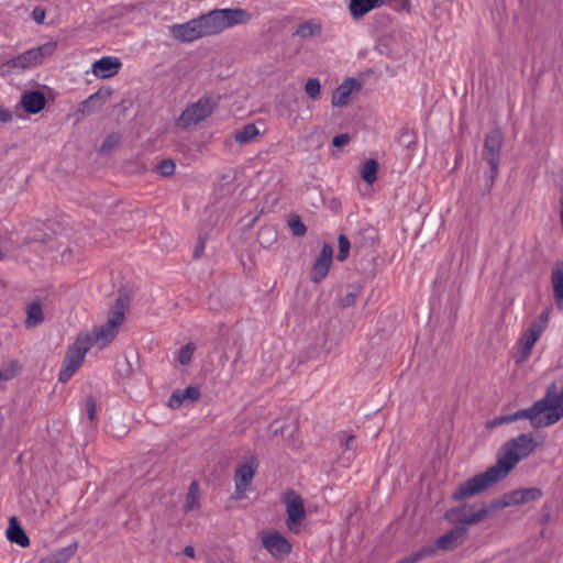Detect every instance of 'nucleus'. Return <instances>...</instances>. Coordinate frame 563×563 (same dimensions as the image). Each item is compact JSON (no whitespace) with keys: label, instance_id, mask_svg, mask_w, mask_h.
<instances>
[{"label":"nucleus","instance_id":"1","mask_svg":"<svg viewBox=\"0 0 563 563\" xmlns=\"http://www.w3.org/2000/svg\"><path fill=\"white\" fill-rule=\"evenodd\" d=\"M538 445L539 443L526 433L507 441L498 451L496 463L462 483L453 493V499L461 501L490 488L504 479L518 462L532 454Z\"/></svg>","mask_w":563,"mask_h":563},{"label":"nucleus","instance_id":"2","mask_svg":"<svg viewBox=\"0 0 563 563\" xmlns=\"http://www.w3.org/2000/svg\"><path fill=\"white\" fill-rule=\"evenodd\" d=\"M563 417V386L558 391L555 383L548 386L545 395L531 407L511 413L512 422L528 419L536 428H545L555 424Z\"/></svg>","mask_w":563,"mask_h":563},{"label":"nucleus","instance_id":"3","mask_svg":"<svg viewBox=\"0 0 563 563\" xmlns=\"http://www.w3.org/2000/svg\"><path fill=\"white\" fill-rule=\"evenodd\" d=\"M251 14L243 9H217L197 18L201 37L216 35L223 30L247 23Z\"/></svg>","mask_w":563,"mask_h":563},{"label":"nucleus","instance_id":"4","mask_svg":"<svg viewBox=\"0 0 563 563\" xmlns=\"http://www.w3.org/2000/svg\"><path fill=\"white\" fill-rule=\"evenodd\" d=\"M56 49L55 43L30 48L5 62L0 63V76L7 77L12 74H19L26 69L42 64L45 56H49Z\"/></svg>","mask_w":563,"mask_h":563},{"label":"nucleus","instance_id":"5","mask_svg":"<svg viewBox=\"0 0 563 563\" xmlns=\"http://www.w3.org/2000/svg\"><path fill=\"white\" fill-rule=\"evenodd\" d=\"M125 306L122 298H117L108 320L100 327H95L91 332L85 334L90 339L91 347H106L117 335L119 327L124 320Z\"/></svg>","mask_w":563,"mask_h":563},{"label":"nucleus","instance_id":"6","mask_svg":"<svg viewBox=\"0 0 563 563\" xmlns=\"http://www.w3.org/2000/svg\"><path fill=\"white\" fill-rule=\"evenodd\" d=\"M503 144L504 133L499 128L490 130L484 141L482 157L489 165V170L486 173L488 188L493 187L498 175Z\"/></svg>","mask_w":563,"mask_h":563},{"label":"nucleus","instance_id":"7","mask_svg":"<svg viewBox=\"0 0 563 563\" xmlns=\"http://www.w3.org/2000/svg\"><path fill=\"white\" fill-rule=\"evenodd\" d=\"M91 349L90 339L86 334H78L75 342L68 347L58 379L68 382L84 363L86 353Z\"/></svg>","mask_w":563,"mask_h":563},{"label":"nucleus","instance_id":"8","mask_svg":"<svg viewBox=\"0 0 563 563\" xmlns=\"http://www.w3.org/2000/svg\"><path fill=\"white\" fill-rule=\"evenodd\" d=\"M218 102L213 97L203 96L199 98L184 109L176 121L177 126L187 129L199 124L212 114Z\"/></svg>","mask_w":563,"mask_h":563},{"label":"nucleus","instance_id":"9","mask_svg":"<svg viewBox=\"0 0 563 563\" xmlns=\"http://www.w3.org/2000/svg\"><path fill=\"white\" fill-rule=\"evenodd\" d=\"M286 507V525L289 531L299 533L300 526L306 518L305 505L301 496L292 489L287 490L283 496Z\"/></svg>","mask_w":563,"mask_h":563},{"label":"nucleus","instance_id":"10","mask_svg":"<svg viewBox=\"0 0 563 563\" xmlns=\"http://www.w3.org/2000/svg\"><path fill=\"white\" fill-rule=\"evenodd\" d=\"M489 515L486 507L475 508L474 505L453 507L446 511L445 518L451 522L476 525Z\"/></svg>","mask_w":563,"mask_h":563},{"label":"nucleus","instance_id":"11","mask_svg":"<svg viewBox=\"0 0 563 563\" xmlns=\"http://www.w3.org/2000/svg\"><path fill=\"white\" fill-rule=\"evenodd\" d=\"M258 536L263 547L276 560H283L291 552L290 542L278 531H262Z\"/></svg>","mask_w":563,"mask_h":563},{"label":"nucleus","instance_id":"12","mask_svg":"<svg viewBox=\"0 0 563 563\" xmlns=\"http://www.w3.org/2000/svg\"><path fill=\"white\" fill-rule=\"evenodd\" d=\"M245 463L241 464L234 474L235 490L239 495L246 492L247 487L252 484L256 470L258 468V459L254 453H250Z\"/></svg>","mask_w":563,"mask_h":563},{"label":"nucleus","instance_id":"13","mask_svg":"<svg viewBox=\"0 0 563 563\" xmlns=\"http://www.w3.org/2000/svg\"><path fill=\"white\" fill-rule=\"evenodd\" d=\"M333 257V249L330 244L324 243L321 250V253L316 258L314 264L310 272V279L318 284L323 280L330 269Z\"/></svg>","mask_w":563,"mask_h":563},{"label":"nucleus","instance_id":"14","mask_svg":"<svg viewBox=\"0 0 563 563\" xmlns=\"http://www.w3.org/2000/svg\"><path fill=\"white\" fill-rule=\"evenodd\" d=\"M466 533H467L466 528H464L462 526L454 527L445 534L435 539L434 543L432 545H429V548H435V551L437 550L449 551V550L456 549L464 542Z\"/></svg>","mask_w":563,"mask_h":563},{"label":"nucleus","instance_id":"15","mask_svg":"<svg viewBox=\"0 0 563 563\" xmlns=\"http://www.w3.org/2000/svg\"><path fill=\"white\" fill-rule=\"evenodd\" d=\"M543 332L540 331L539 328H534L533 325H529V329L522 333L519 341V352L516 356V362L518 364L525 363L530 356L531 350L536 342L540 339Z\"/></svg>","mask_w":563,"mask_h":563},{"label":"nucleus","instance_id":"16","mask_svg":"<svg viewBox=\"0 0 563 563\" xmlns=\"http://www.w3.org/2000/svg\"><path fill=\"white\" fill-rule=\"evenodd\" d=\"M122 66L121 60L114 56H103L91 66V73L98 78H110L117 75Z\"/></svg>","mask_w":563,"mask_h":563},{"label":"nucleus","instance_id":"17","mask_svg":"<svg viewBox=\"0 0 563 563\" xmlns=\"http://www.w3.org/2000/svg\"><path fill=\"white\" fill-rule=\"evenodd\" d=\"M170 34L174 38L184 43L192 42L201 37L197 19H192L186 23L172 25Z\"/></svg>","mask_w":563,"mask_h":563},{"label":"nucleus","instance_id":"18","mask_svg":"<svg viewBox=\"0 0 563 563\" xmlns=\"http://www.w3.org/2000/svg\"><path fill=\"white\" fill-rule=\"evenodd\" d=\"M361 89V84L354 78L345 79L333 92L331 103L333 107H344L349 103L350 95Z\"/></svg>","mask_w":563,"mask_h":563},{"label":"nucleus","instance_id":"19","mask_svg":"<svg viewBox=\"0 0 563 563\" xmlns=\"http://www.w3.org/2000/svg\"><path fill=\"white\" fill-rule=\"evenodd\" d=\"M542 495L543 493L539 487H526L508 492L511 506L538 500Z\"/></svg>","mask_w":563,"mask_h":563},{"label":"nucleus","instance_id":"20","mask_svg":"<svg viewBox=\"0 0 563 563\" xmlns=\"http://www.w3.org/2000/svg\"><path fill=\"white\" fill-rule=\"evenodd\" d=\"M20 103L26 112L38 113L44 109L46 99L43 92L32 90L22 95Z\"/></svg>","mask_w":563,"mask_h":563},{"label":"nucleus","instance_id":"21","mask_svg":"<svg viewBox=\"0 0 563 563\" xmlns=\"http://www.w3.org/2000/svg\"><path fill=\"white\" fill-rule=\"evenodd\" d=\"M200 396V391L195 386H188L185 389L175 390L168 400V407L172 409L179 408L186 401H196Z\"/></svg>","mask_w":563,"mask_h":563},{"label":"nucleus","instance_id":"22","mask_svg":"<svg viewBox=\"0 0 563 563\" xmlns=\"http://www.w3.org/2000/svg\"><path fill=\"white\" fill-rule=\"evenodd\" d=\"M383 4V0H350L349 10L353 19L357 20Z\"/></svg>","mask_w":563,"mask_h":563},{"label":"nucleus","instance_id":"23","mask_svg":"<svg viewBox=\"0 0 563 563\" xmlns=\"http://www.w3.org/2000/svg\"><path fill=\"white\" fill-rule=\"evenodd\" d=\"M110 96V88H100L81 102V111H87L88 113L96 111V109L101 108L107 102Z\"/></svg>","mask_w":563,"mask_h":563},{"label":"nucleus","instance_id":"24","mask_svg":"<svg viewBox=\"0 0 563 563\" xmlns=\"http://www.w3.org/2000/svg\"><path fill=\"white\" fill-rule=\"evenodd\" d=\"M7 538L12 543H16L23 548L30 544V539L22 529L15 517H11L7 529Z\"/></svg>","mask_w":563,"mask_h":563},{"label":"nucleus","instance_id":"25","mask_svg":"<svg viewBox=\"0 0 563 563\" xmlns=\"http://www.w3.org/2000/svg\"><path fill=\"white\" fill-rule=\"evenodd\" d=\"M551 283L556 307L563 311V263L552 271Z\"/></svg>","mask_w":563,"mask_h":563},{"label":"nucleus","instance_id":"26","mask_svg":"<svg viewBox=\"0 0 563 563\" xmlns=\"http://www.w3.org/2000/svg\"><path fill=\"white\" fill-rule=\"evenodd\" d=\"M26 318H25V327L26 328H35L44 321V313L42 309L41 301L38 299H34L30 301L26 306Z\"/></svg>","mask_w":563,"mask_h":563},{"label":"nucleus","instance_id":"27","mask_svg":"<svg viewBox=\"0 0 563 563\" xmlns=\"http://www.w3.org/2000/svg\"><path fill=\"white\" fill-rule=\"evenodd\" d=\"M322 33V24L317 19H310L300 23L294 35L301 38H309L312 36H319Z\"/></svg>","mask_w":563,"mask_h":563},{"label":"nucleus","instance_id":"28","mask_svg":"<svg viewBox=\"0 0 563 563\" xmlns=\"http://www.w3.org/2000/svg\"><path fill=\"white\" fill-rule=\"evenodd\" d=\"M75 552V545L62 548L42 559L38 563H68L69 560L74 556Z\"/></svg>","mask_w":563,"mask_h":563},{"label":"nucleus","instance_id":"29","mask_svg":"<svg viewBox=\"0 0 563 563\" xmlns=\"http://www.w3.org/2000/svg\"><path fill=\"white\" fill-rule=\"evenodd\" d=\"M260 131L255 124L249 123L236 130L234 133V140L240 143H249L258 135Z\"/></svg>","mask_w":563,"mask_h":563},{"label":"nucleus","instance_id":"30","mask_svg":"<svg viewBox=\"0 0 563 563\" xmlns=\"http://www.w3.org/2000/svg\"><path fill=\"white\" fill-rule=\"evenodd\" d=\"M378 163L376 159H367L362 167V178L365 183L372 185L377 179Z\"/></svg>","mask_w":563,"mask_h":563},{"label":"nucleus","instance_id":"31","mask_svg":"<svg viewBox=\"0 0 563 563\" xmlns=\"http://www.w3.org/2000/svg\"><path fill=\"white\" fill-rule=\"evenodd\" d=\"M434 553H435V548H429V545L423 547L420 550L402 558L397 563H417L426 558L433 555Z\"/></svg>","mask_w":563,"mask_h":563},{"label":"nucleus","instance_id":"32","mask_svg":"<svg viewBox=\"0 0 563 563\" xmlns=\"http://www.w3.org/2000/svg\"><path fill=\"white\" fill-rule=\"evenodd\" d=\"M434 553H435V548H429V545L423 547L420 550L402 558L397 563H417L426 558L433 555Z\"/></svg>","mask_w":563,"mask_h":563},{"label":"nucleus","instance_id":"33","mask_svg":"<svg viewBox=\"0 0 563 563\" xmlns=\"http://www.w3.org/2000/svg\"><path fill=\"white\" fill-rule=\"evenodd\" d=\"M288 225L295 236H303L307 232V228L298 214H291L289 217Z\"/></svg>","mask_w":563,"mask_h":563},{"label":"nucleus","instance_id":"34","mask_svg":"<svg viewBox=\"0 0 563 563\" xmlns=\"http://www.w3.org/2000/svg\"><path fill=\"white\" fill-rule=\"evenodd\" d=\"M305 91H306V93L308 95L309 98H311L313 100L319 99L320 92H321V85H320L319 79H317V78H309L306 81Z\"/></svg>","mask_w":563,"mask_h":563},{"label":"nucleus","instance_id":"35","mask_svg":"<svg viewBox=\"0 0 563 563\" xmlns=\"http://www.w3.org/2000/svg\"><path fill=\"white\" fill-rule=\"evenodd\" d=\"M195 350H196V346L194 343L189 342L187 343L186 345H184L179 353H178V362L181 364V365H187L190 363L191 361V357L195 353Z\"/></svg>","mask_w":563,"mask_h":563},{"label":"nucleus","instance_id":"36","mask_svg":"<svg viewBox=\"0 0 563 563\" xmlns=\"http://www.w3.org/2000/svg\"><path fill=\"white\" fill-rule=\"evenodd\" d=\"M338 242H339V252H338L336 258H338V261L343 262L349 256L351 244H350L347 236L344 234L339 235Z\"/></svg>","mask_w":563,"mask_h":563},{"label":"nucleus","instance_id":"37","mask_svg":"<svg viewBox=\"0 0 563 563\" xmlns=\"http://www.w3.org/2000/svg\"><path fill=\"white\" fill-rule=\"evenodd\" d=\"M121 141V135L119 133L109 134L102 142L100 146L101 153H109L112 151Z\"/></svg>","mask_w":563,"mask_h":563},{"label":"nucleus","instance_id":"38","mask_svg":"<svg viewBox=\"0 0 563 563\" xmlns=\"http://www.w3.org/2000/svg\"><path fill=\"white\" fill-rule=\"evenodd\" d=\"M156 169L162 176H172L175 173L176 164L170 158L164 159L157 164Z\"/></svg>","mask_w":563,"mask_h":563},{"label":"nucleus","instance_id":"39","mask_svg":"<svg viewBox=\"0 0 563 563\" xmlns=\"http://www.w3.org/2000/svg\"><path fill=\"white\" fill-rule=\"evenodd\" d=\"M551 311L552 309L549 307V308H545L538 317L537 320H534L531 325H533L534 328H539L540 331H544L548 327V322L550 320V316H551Z\"/></svg>","mask_w":563,"mask_h":563},{"label":"nucleus","instance_id":"40","mask_svg":"<svg viewBox=\"0 0 563 563\" xmlns=\"http://www.w3.org/2000/svg\"><path fill=\"white\" fill-rule=\"evenodd\" d=\"M509 506H511V503H510L508 493H506L501 497L492 500V503L485 507L488 508L489 512H490V511L499 510V509H503V508H506Z\"/></svg>","mask_w":563,"mask_h":563},{"label":"nucleus","instance_id":"41","mask_svg":"<svg viewBox=\"0 0 563 563\" xmlns=\"http://www.w3.org/2000/svg\"><path fill=\"white\" fill-rule=\"evenodd\" d=\"M510 422H512L511 415H504V416H499V417H496V418L487 421L486 427L487 428H496L501 424L510 423Z\"/></svg>","mask_w":563,"mask_h":563},{"label":"nucleus","instance_id":"42","mask_svg":"<svg viewBox=\"0 0 563 563\" xmlns=\"http://www.w3.org/2000/svg\"><path fill=\"white\" fill-rule=\"evenodd\" d=\"M86 411H87L89 420L93 421L96 418L97 406H96V400L92 396H88L86 398Z\"/></svg>","mask_w":563,"mask_h":563},{"label":"nucleus","instance_id":"43","mask_svg":"<svg viewBox=\"0 0 563 563\" xmlns=\"http://www.w3.org/2000/svg\"><path fill=\"white\" fill-rule=\"evenodd\" d=\"M199 507L198 495L187 494L186 504L184 506L185 511H191Z\"/></svg>","mask_w":563,"mask_h":563},{"label":"nucleus","instance_id":"44","mask_svg":"<svg viewBox=\"0 0 563 563\" xmlns=\"http://www.w3.org/2000/svg\"><path fill=\"white\" fill-rule=\"evenodd\" d=\"M351 140V136L347 133H342L339 135H335L332 140V145L335 147H340L349 143Z\"/></svg>","mask_w":563,"mask_h":563},{"label":"nucleus","instance_id":"45","mask_svg":"<svg viewBox=\"0 0 563 563\" xmlns=\"http://www.w3.org/2000/svg\"><path fill=\"white\" fill-rule=\"evenodd\" d=\"M344 449L346 451H350V450L354 451V450H356V439H355V435L350 434V435H347L345 438V440H344Z\"/></svg>","mask_w":563,"mask_h":563},{"label":"nucleus","instance_id":"46","mask_svg":"<svg viewBox=\"0 0 563 563\" xmlns=\"http://www.w3.org/2000/svg\"><path fill=\"white\" fill-rule=\"evenodd\" d=\"M32 15L37 23H42L45 19V10L40 7H36L34 8Z\"/></svg>","mask_w":563,"mask_h":563},{"label":"nucleus","instance_id":"47","mask_svg":"<svg viewBox=\"0 0 563 563\" xmlns=\"http://www.w3.org/2000/svg\"><path fill=\"white\" fill-rule=\"evenodd\" d=\"M264 235H267L272 240H275L276 239V231L273 228H271V227L262 228L260 230V232H258V236L262 238Z\"/></svg>","mask_w":563,"mask_h":563},{"label":"nucleus","instance_id":"48","mask_svg":"<svg viewBox=\"0 0 563 563\" xmlns=\"http://www.w3.org/2000/svg\"><path fill=\"white\" fill-rule=\"evenodd\" d=\"M357 294L356 292H349L345 295V297L342 299V303L345 307L352 306L355 302Z\"/></svg>","mask_w":563,"mask_h":563},{"label":"nucleus","instance_id":"49","mask_svg":"<svg viewBox=\"0 0 563 563\" xmlns=\"http://www.w3.org/2000/svg\"><path fill=\"white\" fill-rule=\"evenodd\" d=\"M203 250H205V241L199 239L198 244L196 245V247L194 250V257L199 258L202 255Z\"/></svg>","mask_w":563,"mask_h":563},{"label":"nucleus","instance_id":"50","mask_svg":"<svg viewBox=\"0 0 563 563\" xmlns=\"http://www.w3.org/2000/svg\"><path fill=\"white\" fill-rule=\"evenodd\" d=\"M12 120V114L8 109L0 108V122H9Z\"/></svg>","mask_w":563,"mask_h":563},{"label":"nucleus","instance_id":"51","mask_svg":"<svg viewBox=\"0 0 563 563\" xmlns=\"http://www.w3.org/2000/svg\"><path fill=\"white\" fill-rule=\"evenodd\" d=\"M184 554L190 559H195L196 558V551H195V548L191 547V545H187L185 547L184 549Z\"/></svg>","mask_w":563,"mask_h":563},{"label":"nucleus","instance_id":"52","mask_svg":"<svg viewBox=\"0 0 563 563\" xmlns=\"http://www.w3.org/2000/svg\"><path fill=\"white\" fill-rule=\"evenodd\" d=\"M188 494L198 495V484H197V482H192L190 484Z\"/></svg>","mask_w":563,"mask_h":563},{"label":"nucleus","instance_id":"53","mask_svg":"<svg viewBox=\"0 0 563 563\" xmlns=\"http://www.w3.org/2000/svg\"><path fill=\"white\" fill-rule=\"evenodd\" d=\"M70 253H71V250H70V249H66V250L62 253V257H63V260H64V261H69Z\"/></svg>","mask_w":563,"mask_h":563},{"label":"nucleus","instance_id":"54","mask_svg":"<svg viewBox=\"0 0 563 563\" xmlns=\"http://www.w3.org/2000/svg\"><path fill=\"white\" fill-rule=\"evenodd\" d=\"M4 258V254L0 251V261Z\"/></svg>","mask_w":563,"mask_h":563},{"label":"nucleus","instance_id":"55","mask_svg":"<svg viewBox=\"0 0 563 563\" xmlns=\"http://www.w3.org/2000/svg\"><path fill=\"white\" fill-rule=\"evenodd\" d=\"M383 1L385 2L386 0H383Z\"/></svg>","mask_w":563,"mask_h":563}]
</instances>
